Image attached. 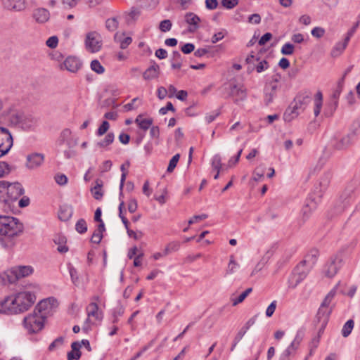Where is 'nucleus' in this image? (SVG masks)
Listing matches in <instances>:
<instances>
[{
    "label": "nucleus",
    "mask_w": 360,
    "mask_h": 360,
    "mask_svg": "<svg viewBox=\"0 0 360 360\" xmlns=\"http://www.w3.org/2000/svg\"><path fill=\"white\" fill-rule=\"evenodd\" d=\"M36 300L35 295L27 291L20 292L0 302V314H18L28 310Z\"/></svg>",
    "instance_id": "1"
},
{
    "label": "nucleus",
    "mask_w": 360,
    "mask_h": 360,
    "mask_svg": "<svg viewBox=\"0 0 360 360\" xmlns=\"http://www.w3.org/2000/svg\"><path fill=\"white\" fill-rule=\"evenodd\" d=\"M23 231V225L15 217L0 215V235L8 239L18 236Z\"/></svg>",
    "instance_id": "2"
},
{
    "label": "nucleus",
    "mask_w": 360,
    "mask_h": 360,
    "mask_svg": "<svg viewBox=\"0 0 360 360\" xmlns=\"http://www.w3.org/2000/svg\"><path fill=\"white\" fill-rule=\"evenodd\" d=\"M24 193L22 185L18 182L9 183L0 181V198L3 201L9 202L17 200Z\"/></svg>",
    "instance_id": "3"
},
{
    "label": "nucleus",
    "mask_w": 360,
    "mask_h": 360,
    "mask_svg": "<svg viewBox=\"0 0 360 360\" xmlns=\"http://www.w3.org/2000/svg\"><path fill=\"white\" fill-rule=\"evenodd\" d=\"M44 315L37 314L36 309L34 312L24 319V326L30 333H36L40 331L44 325Z\"/></svg>",
    "instance_id": "4"
},
{
    "label": "nucleus",
    "mask_w": 360,
    "mask_h": 360,
    "mask_svg": "<svg viewBox=\"0 0 360 360\" xmlns=\"http://www.w3.org/2000/svg\"><path fill=\"white\" fill-rule=\"evenodd\" d=\"M32 272L33 268L31 266H19L5 272L3 279L9 283H14L18 279L32 274Z\"/></svg>",
    "instance_id": "5"
},
{
    "label": "nucleus",
    "mask_w": 360,
    "mask_h": 360,
    "mask_svg": "<svg viewBox=\"0 0 360 360\" xmlns=\"http://www.w3.org/2000/svg\"><path fill=\"white\" fill-rule=\"evenodd\" d=\"M246 63L248 64V72L251 73L255 70L257 73H261L269 68V64L265 59H261L257 55L252 52L246 58Z\"/></svg>",
    "instance_id": "6"
},
{
    "label": "nucleus",
    "mask_w": 360,
    "mask_h": 360,
    "mask_svg": "<svg viewBox=\"0 0 360 360\" xmlns=\"http://www.w3.org/2000/svg\"><path fill=\"white\" fill-rule=\"evenodd\" d=\"M86 49L91 53L99 51L102 47V39L101 34L96 31H91L86 34Z\"/></svg>",
    "instance_id": "7"
},
{
    "label": "nucleus",
    "mask_w": 360,
    "mask_h": 360,
    "mask_svg": "<svg viewBox=\"0 0 360 360\" xmlns=\"http://www.w3.org/2000/svg\"><path fill=\"white\" fill-rule=\"evenodd\" d=\"M356 195L354 191L346 190L340 196L338 205L336 207L337 212L341 213L345 210H347L354 204L356 201Z\"/></svg>",
    "instance_id": "8"
},
{
    "label": "nucleus",
    "mask_w": 360,
    "mask_h": 360,
    "mask_svg": "<svg viewBox=\"0 0 360 360\" xmlns=\"http://www.w3.org/2000/svg\"><path fill=\"white\" fill-rule=\"evenodd\" d=\"M13 146V137L5 127H0V158L7 154Z\"/></svg>",
    "instance_id": "9"
},
{
    "label": "nucleus",
    "mask_w": 360,
    "mask_h": 360,
    "mask_svg": "<svg viewBox=\"0 0 360 360\" xmlns=\"http://www.w3.org/2000/svg\"><path fill=\"white\" fill-rule=\"evenodd\" d=\"M311 270L308 266L304 264L302 262L296 266L294 270L292 281H290L289 287L295 288L302 281H303Z\"/></svg>",
    "instance_id": "10"
},
{
    "label": "nucleus",
    "mask_w": 360,
    "mask_h": 360,
    "mask_svg": "<svg viewBox=\"0 0 360 360\" xmlns=\"http://www.w3.org/2000/svg\"><path fill=\"white\" fill-rule=\"evenodd\" d=\"M311 101V94L309 91L300 92L291 103L294 108L303 112Z\"/></svg>",
    "instance_id": "11"
},
{
    "label": "nucleus",
    "mask_w": 360,
    "mask_h": 360,
    "mask_svg": "<svg viewBox=\"0 0 360 360\" xmlns=\"http://www.w3.org/2000/svg\"><path fill=\"white\" fill-rule=\"evenodd\" d=\"M332 176L333 172L330 169H328L327 171L324 172L323 174L321 175L319 182V188H316L314 194L319 199H321L322 198L323 193L329 186Z\"/></svg>",
    "instance_id": "12"
},
{
    "label": "nucleus",
    "mask_w": 360,
    "mask_h": 360,
    "mask_svg": "<svg viewBox=\"0 0 360 360\" xmlns=\"http://www.w3.org/2000/svg\"><path fill=\"white\" fill-rule=\"evenodd\" d=\"M342 266V259L338 257H331L326 264L323 274L328 278H332L338 273Z\"/></svg>",
    "instance_id": "13"
},
{
    "label": "nucleus",
    "mask_w": 360,
    "mask_h": 360,
    "mask_svg": "<svg viewBox=\"0 0 360 360\" xmlns=\"http://www.w3.org/2000/svg\"><path fill=\"white\" fill-rule=\"evenodd\" d=\"M229 96L237 103L246 99L247 89L242 84H231Z\"/></svg>",
    "instance_id": "14"
},
{
    "label": "nucleus",
    "mask_w": 360,
    "mask_h": 360,
    "mask_svg": "<svg viewBox=\"0 0 360 360\" xmlns=\"http://www.w3.org/2000/svg\"><path fill=\"white\" fill-rule=\"evenodd\" d=\"M55 302L56 300L53 298L49 297L40 301L34 309H36L37 314L44 315V317L46 319V316L52 311Z\"/></svg>",
    "instance_id": "15"
},
{
    "label": "nucleus",
    "mask_w": 360,
    "mask_h": 360,
    "mask_svg": "<svg viewBox=\"0 0 360 360\" xmlns=\"http://www.w3.org/2000/svg\"><path fill=\"white\" fill-rule=\"evenodd\" d=\"M82 63L78 58L69 56L61 64L60 68L75 73L82 68Z\"/></svg>",
    "instance_id": "16"
},
{
    "label": "nucleus",
    "mask_w": 360,
    "mask_h": 360,
    "mask_svg": "<svg viewBox=\"0 0 360 360\" xmlns=\"http://www.w3.org/2000/svg\"><path fill=\"white\" fill-rule=\"evenodd\" d=\"M331 311L332 309L330 308L320 306L316 314V320L320 324V330H323L326 328Z\"/></svg>",
    "instance_id": "17"
},
{
    "label": "nucleus",
    "mask_w": 360,
    "mask_h": 360,
    "mask_svg": "<svg viewBox=\"0 0 360 360\" xmlns=\"http://www.w3.org/2000/svg\"><path fill=\"white\" fill-rule=\"evenodd\" d=\"M278 88V84L274 83H269L266 85L264 89V101L266 105L273 101L276 96Z\"/></svg>",
    "instance_id": "18"
},
{
    "label": "nucleus",
    "mask_w": 360,
    "mask_h": 360,
    "mask_svg": "<svg viewBox=\"0 0 360 360\" xmlns=\"http://www.w3.org/2000/svg\"><path fill=\"white\" fill-rule=\"evenodd\" d=\"M32 17L39 24L46 22L50 18L49 11L44 8H38L34 10Z\"/></svg>",
    "instance_id": "19"
},
{
    "label": "nucleus",
    "mask_w": 360,
    "mask_h": 360,
    "mask_svg": "<svg viewBox=\"0 0 360 360\" xmlns=\"http://www.w3.org/2000/svg\"><path fill=\"white\" fill-rule=\"evenodd\" d=\"M44 157L41 153H33L27 157V167L33 169L39 167L44 162Z\"/></svg>",
    "instance_id": "20"
},
{
    "label": "nucleus",
    "mask_w": 360,
    "mask_h": 360,
    "mask_svg": "<svg viewBox=\"0 0 360 360\" xmlns=\"http://www.w3.org/2000/svg\"><path fill=\"white\" fill-rule=\"evenodd\" d=\"M185 20L190 25L189 32H194L198 29L200 18L196 14L191 12L186 13Z\"/></svg>",
    "instance_id": "21"
},
{
    "label": "nucleus",
    "mask_w": 360,
    "mask_h": 360,
    "mask_svg": "<svg viewBox=\"0 0 360 360\" xmlns=\"http://www.w3.org/2000/svg\"><path fill=\"white\" fill-rule=\"evenodd\" d=\"M87 316L94 317L96 320L101 321L103 319V312L99 311L98 304L95 302L91 303L86 308Z\"/></svg>",
    "instance_id": "22"
},
{
    "label": "nucleus",
    "mask_w": 360,
    "mask_h": 360,
    "mask_svg": "<svg viewBox=\"0 0 360 360\" xmlns=\"http://www.w3.org/2000/svg\"><path fill=\"white\" fill-rule=\"evenodd\" d=\"M141 14V9L137 7H132L129 11L123 14V17L127 24L130 25L135 22Z\"/></svg>",
    "instance_id": "23"
},
{
    "label": "nucleus",
    "mask_w": 360,
    "mask_h": 360,
    "mask_svg": "<svg viewBox=\"0 0 360 360\" xmlns=\"http://www.w3.org/2000/svg\"><path fill=\"white\" fill-rule=\"evenodd\" d=\"M160 75V67L155 62L143 73V77L146 80L156 79Z\"/></svg>",
    "instance_id": "24"
},
{
    "label": "nucleus",
    "mask_w": 360,
    "mask_h": 360,
    "mask_svg": "<svg viewBox=\"0 0 360 360\" xmlns=\"http://www.w3.org/2000/svg\"><path fill=\"white\" fill-rule=\"evenodd\" d=\"M318 256L319 251L317 250H311L305 255L302 262L306 266H308L309 268L312 269L317 262Z\"/></svg>",
    "instance_id": "25"
},
{
    "label": "nucleus",
    "mask_w": 360,
    "mask_h": 360,
    "mask_svg": "<svg viewBox=\"0 0 360 360\" xmlns=\"http://www.w3.org/2000/svg\"><path fill=\"white\" fill-rule=\"evenodd\" d=\"M114 40L120 44V47L122 49H127L132 42V38L131 37H124V32L115 33Z\"/></svg>",
    "instance_id": "26"
},
{
    "label": "nucleus",
    "mask_w": 360,
    "mask_h": 360,
    "mask_svg": "<svg viewBox=\"0 0 360 360\" xmlns=\"http://www.w3.org/2000/svg\"><path fill=\"white\" fill-rule=\"evenodd\" d=\"M355 136L356 134L354 131L349 133L336 143L335 148L338 150H342L348 147L353 143Z\"/></svg>",
    "instance_id": "27"
},
{
    "label": "nucleus",
    "mask_w": 360,
    "mask_h": 360,
    "mask_svg": "<svg viewBox=\"0 0 360 360\" xmlns=\"http://www.w3.org/2000/svg\"><path fill=\"white\" fill-rule=\"evenodd\" d=\"M321 199H319L315 195L312 197V199L310 202H308L306 205L302 208V214L304 218H308L311 213L312 210L316 208V204L320 201Z\"/></svg>",
    "instance_id": "28"
},
{
    "label": "nucleus",
    "mask_w": 360,
    "mask_h": 360,
    "mask_svg": "<svg viewBox=\"0 0 360 360\" xmlns=\"http://www.w3.org/2000/svg\"><path fill=\"white\" fill-rule=\"evenodd\" d=\"M72 351L68 353V360H78L81 357V344L79 342H73L71 345Z\"/></svg>",
    "instance_id": "29"
},
{
    "label": "nucleus",
    "mask_w": 360,
    "mask_h": 360,
    "mask_svg": "<svg viewBox=\"0 0 360 360\" xmlns=\"http://www.w3.org/2000/svg\"><path fill=\"white\" fill-rule=\"evenodd\" d=\"M19 122L23 127L30 129L37 124V120L32 115H25L20 116Z\"/></svg>",
    "instance_id": "30"
},
{
    "label": "nucleus",
    "mask_w": 360,
    "mask_h": 360,
    "mask_svg": "<svg viewBox=\"0 0 360 360\" xmlns=\"http://www.w3.org/2000/svg\"><path fill=\"white\" fill-rule=\"evenodd\" d=\"M300 114V112L295 109V108H294V105L290 103L283 114V119L285 122H290L293 119L296 118Z\"/></svg>",
    "instance_id": "31"
},
{
    "label": "nucleus",
    "mask_w": 360,
    "mask_h": 360,
    "mask_svg": "<svg viewBox=\"0 0 360 360\" xmlns=\"http://www.w3.org/2000/svg\"><path fill=\"white\" fill-rule=\"evenodd\" d=\"M153 119L143 118L141 115L137 116L135 120V123L137 124L139 127L144 131L148 130L153 124Z\"/></svg>",
    "instance_id": "32"
},
{
    "label": "nucleus",
    "mask_w": 360,
    "mask_h": 360,
    "mask_svg": "<svg viewBox=\"0 0 360 360\" xmlns=\"http://www.w3.org/2000/svg\"><path fill=\"white\" fill-rule=\"evenodd\" d=\"M349 41L344 39L342 42H338L335 44L331 51L330 55L333 58L338 57L342 54L345 48L347 47Z\"/></svg>",
    "instance_id": "33"
},
{
    "label": "nucleus",
    "mask_w": 360,
    "mask_h": 360,
    "mask_svg": "<svg viewBox=\"0 0 360 360\" xmlns=\"http://www.w3.org/2000/svg\"><path fill=\"white\" fill-rule=\"evenodd\" d=\"M323 105V94L321 91H318L315 95L314 98V113L316 117H317L321 110Z\"/></svg>",
    "instance_id": "34"
},
{
    "label": "nucleus",
    "mask_w": 360,
    "mask_h": 360,
    "mask_svg": "<svg viewBox=\"0 0 360 360\" xmlns=\"http://www.w3.org/2000/svg\"><path fill=\"white\" fill-rule=\"evenodd\" d=\"M8 1V6L12 10L16 11H20L25 9V0H7Z\"/></svg>",
    "instance_id": "35"
},
{
    "label": "nucleus",
    "mask_w": 360,
    "mask_h": 360,
    "mask_svg": "<svg viewBox=\"0 0 360 360\" xmlns=\"http://www.w3.org/2000/svg\"><path fill=\"white\" fill-rule=\"evenodd\" d=\"M114 139V134L108 133L103 140L96 143V146L101 148H105L113 142Z\"/></svg>",
    "instance_id": "36"
},
{
    "label": "nucleus",
    "mask_w": 360,
    "mask_h": 360,
    "mask_svg": "<svg viewBox=\"0 0 360 360\" xmlns=\"http://www.w3.org/2000/svg\"><path fill=\"white\" fill-rule=\"evenodd\" d=\"M339 283H338L326 296L323 301L322 302L321 307L329 308V306L336 294V290Z\"/></svg>",
    "instance_id": "37"
},
{
    "label": "nucleus",
    "mask_w": 360,
    "mask_h": 360,
    "mask_svg": "<svg viewBox=\"0 0 360 360\" xmlns=\"http://www.w3.org/2000/svg\"><path fill=\"white\" fill-rule=\"evenodd\" d=\"M119 27V20L117 17L108 18L105 20V27L110 32H115Z\"/></svg>",
    "instance_id": "38"
},
{
    "label": "nucleus",
    "mask_w": 360,
    "mask_h": 360,
    "mask_svg": "<svg viewBox=\"0 0 360 360\" xmlns=\"http://www.w3.org/2000/svg\"><path fill=\"white\" fill-rule=\"evenodd\" d=\"M354 322L352 319H349L345 323V325L343 326L342 328V335L345 338H347L348 337L353 328H354Z\"/></svg>",
    "instance_id": "39"
},
{
    "label": "nucleus",
    "mask_w": 360,
    "mask_h": 360,
    "mask_svg": "<svg viewBox=\"0 0 360 360\" xmlns=\"http://www.w3.org/2000/svg\"><path fill=\"white\" fill-rule=\"evenodd\" d=\"M129 166H130L129 161H127L125 163L122 164L120 166V170L122 172L121 179H120V190H122V188L124 186V184L126 180V177L127 176V172H128L127 169L129 167Z\"/></svg>",
    "instance_id": "40"
},
{
    "label": "nucleus",
    "mask_w": 360,
    "mask_h": 360,
    "mask_svg": "<svg viewBox=\"0 0 360 360\" xmlns=\"http://www.w3.org/2000/svg\"><path fill=\"white\" fill-rule=\"evenodd\" d=\"M124 307L122 305H119L114 308L112 310V323H117L119 321V318L122 316L124 314Z\"/></svg>",
    "instance_id": "41"
},
{
    "label": "nucleus",
    "mask_w": 360,
    "mask_h": 360,
    "mask_svg": "<svg viewBox=\"0 0 360 360\" xmlns=\"http://www.w3.org/2000/svg\"><path fill=\"white\" fill-rule=\"evenodd\" d=\"M344 86V77H342L338 82L337 87L332 94V97L335 100V103L337 105L338 99L339 98Z\"/></svg>",
    "instance_id": "42"
},
{
    "label": "nucleus",
    "mask_w": 360,
    "mask_h": 360,
    "mask_svg": "<svg viewBox=\"0 0 360 360\" xmlns=\"http://www.w3.org/2000/svg\"><path fill=\"white\" fill-rule=\"evenodd\" d=\"M252 291V288H247L243 292H242L238 296V298H236V299L231 298L232 305L236 306L239 303L242 302Z\"/></svg>",
    "instance_id": "43"
},
{
    "label": "nucleus",
    "mask_w": 360,
    "mask_h": 360,
    "mask_svg": "<svg viewBox=\"0 0 360 360\" xmlns=\"http://www.w3.org/2000/svg\"><path fill=\"white\" fill-rule=\"evenodd\" d=\"M72 215V212L68 208L60 207L58 212V217L61 221H68Z\"/></svg>",
    "instance_id": "44"
},
{
    "label": "nucleus",
    "mask_w": 360,
    "mask_h": 360,
    "mask_svg": "<svg viewBox=\"0 0 360 360\" xmlns=\"http://www.w3.org/2000/svg\"><path fill=\"white\" fill-rule=\"evenodd\" d=\"M91 69L97 74H103L105 68L98 60H93L91 62Z\"/></svg>",
    "instance_id": "45"
},
{
    "label": "nucleus",
    "mask_w": 360,
    "mask_h": 360,
    "mask_svg": "<svg viewBox=\"0 0 360 360\" xmlns=\"http://www.w3.org/2000/svg\"><path fill=\"white\" fill-rule=\"evenodd\" d=\"M75 229L79 233H84L87 231V224L86 221L84 219H79L76 224Z\"/></svg>",
    "instance_id": "46"
},
{
    "label": "nucleus",
    "mask_w": 360,
    "mask_h": 360,
    "mask_svg": "<svg viewBox=\"0 0 360 360\" xmlns=\"http://www.w3.org/2000/svg\"><path fill=\"white\" fill-rule=\"evenodd\" d=\"M212 167L214 170L220 172L221 169V158L219 155H215L212 160Z\"/></svg>",
    "instance_id": "47"
},
{
    "label": "nucleus",
    "mask_w": 360,
    "mask_h": 360,
    "mask_svg": "<svg viewBox=\"0 0 360 360\" xmlns=\"http://www.w3.org/2000/svg\"><path fill=\"white\" fill-rule=\"evenodd\" d=\"M179 154H176L172 158V159L169 160V165L167 169V171L168 172H172L174 171V168L176 167L179 162Z\"/></svg>",
    "instance_id": "48"
},
{
    "label": "nucleus",
    "mask_w": 360,
    "mask_h": 360,
    "mask_svg": "<svg viewBox=\"0 0 360 360\" xmlns=\"http://www.w3.org/2000/svg\"><path fill=\"white\" fill-rule=\"evenodd\" d=\"M295 46L290 43H285L281 48V53L283 55H292L294 53Z\"/></svg>",
    "instance_id": "49"
},
{
    "label": "nucleus",
    "mask_w": 360,
    "mask_h": 360,
    "mask_svg": "<svg viewBox=\"0 0 360 360\" xmlns=\"http://www.w3.org/2000/svg\"><path fill=\"white\" fill-rule=\"evenodd\" d=\"M238 264L235 261L233 256H231L230 262L228 265L226 273L232 274L235 272L236 269L238 267Z\"/></svg>",
    "instance_id": "50"
},
{
    "label": "nucleus",
    "mask_w": 360,
    "mask_h": 360,
    "mask_svg": "<svg viewBox=\"0 0 360 360\" xmlns=\"http://www.w3.org/2000/svg\"><path fill=\"white\" fill-rule=\"evenodd\" d=\"M180 248V243L179 242H172L169 243L167 247L165 248V250L166 252V254L168 255L171 252H175L177 251Z\"/></svg>",
    "instance_id": "51"
},
{
    "label": "nucleus",
    "mask_w": 360,
    "mask_h": 360,
    "mask_svg": "<svg viewBox=\"0 0 360 360\" xmlns=\"http://www.w3.org/2000/svg\"><path fill=\"white\" fill-rule=\"evenodd\" d=\"M172 26V24L169 20H164L160 22L159 28L162 32H166L171 30Z\"/></svg>",
    "instance_id": "52"
},
{
    "label": "nucleus",
    "mask_w": 360,
    "mask_h": 360,
    "mask_svg": "<svg viewBox=\"0 0 360 360\" xmlns=\"http://www.w3.org/2000/svg\"><path fill=\"white\" fill-rule=\"evenodd\" d=\"M110 127L109 122L108 121H103L101 126L98 127L96 131V134L98 136H101L106 133Z\"/></svg>",
    "instance_id": "53"
},
{
    "label": "nucleus",
    "mask_w": 360,
    "mask_h": 360,
    "mask_svg": "<svg viewBox=\"0 0 360 360\" xmlns=\"http://www.w3.org/2000/svg\"><path fill=\"white\" fill-rule=\"evenodd\" d=\"M221 3L223 7L231 9L238 4V0H221Z\"/></svg>",
    "instance_id": "54"
},
{
    "label": "nucleus",
    "mask_w": 360,
    "mask_h": 360,
    "mask_svg": "<svg viewBox=\"0 0 360 360\" xmlns=\"http://www.w3.org/2000/svg\"><path fill=\"white\" fill-rule=\"evenodd\" d=\"M64 339L63 337H58L54 341H53L50 345L49 346V350L53 351L57 347L60 346L63 344Z\"/></svg>",
    "instance_id": "55"
},
{
    "label": "nucleus",
    "mask_w": 360,
    "mask_h": 360,
    "mask_svg": "<svg viewBox=\"0 0 360 360\" xmlns=\"http://www.w3.org/2000/svg\"><path fill=\"white\" fill-rule=\"evenodd\" d=\"M92 194L96 200H100L103 197V193L101 191V186L97 185L92 190Z\"/></svg>",
    "instance_id": "56"
},
{
    "label": "nucleus",
    "mask_w": 360,
    "mask_h": 360,
    "mask_svg": "<svg viewBox=\"0 0 360 360\" xmlns=\"http://www.w3.org/2000/svg\"><path fill=\"white\" fill-rule=\"evenodd\" d=\"M276 306H277V302L276 300H274L269 305V307H267V309L266 310V316L267 317H271L274 314V313L276 310Z\"/></svg>",
    "instance_id": "57"
},
{
    "label": "nucleus",
    "mask_w": 360,
    "mask_h": 360,
    "mask_svg": "<svg viewBox=\"0 0 360 360\" xmlns=\"http://www.w3.org/2000/svg\"><path fill=\"white\" fill-rule=\"evenodd\" d=\"M58 43V37L56 36H52L47 39L46 44L49 48L53 49L57 46Z\"/></svg>",
    "instance_id": "58"
},
{
    "label": "nucleus",
    "mask_w": 360,
    "mask_h": 360,
    "mask_svg": "<svg viewBox=\"0 0 360 360\" xmlns=\"http://www.w3.org/2000/svg\"><path fill=\"white\" fill-rule=\"evenodd\" d=\"M55 181L60 186H64L68 182V178L65 174H58L55 176Z\"/></svg>",
    "instance_id": "59"
},
{
    "label": "nucleus",
    "mask_w": 360,
    "mask_h": 360,
    "mask_svg": "<svg viewBox=\"0 0 360 360\" xmlns=\"http://www.w3.org/2000/svg\"><path fill=\"white\" fill-rule=\"evenodd\" d=\"M10 172L9 165L5 162H0V178Z\"/></svg>",
    "instance_id": "60"
},
{
    "label": "nucleus",
    "mask_w": 360,
    "mask_h": 360,
    "mask_svg": "<svg viewBox=\"0 0 360 360\" xmlns=\"http://www.w3.org/2000/svg\"><path fill=\"white\" fill-rule=\"evenodd\" d=\"M139 101V98H134L131 100V103H129L124 105V108L126 111H130L138 108V105H136V101Z\"/></svg>",
    "instance_id": "61"
},
{
    "label": "nucleus",
    "mask_w": 360,
    "mask_h": 360,
    "mask_svg": "<svg viewBox=\"0 0 360 360\" xmlns=\"http://www.w3.org/2000/svg\"><path fill=\"white\" fill-rule=\"evenodd\" d=\"M311 33L313 37L316 38H321L323 36L325 30L324 29L320 27H316L311 30Z\"/></svg>",
    "instance_id": "62"
},
{
    "label": "nucleus",
    "mask_w": 360,
    "mask_h": 360,
    "mask_svg": "<svg viewBox=\"0 0 360 360\" xmlns=\"http://www.w3.org/2000/svg\"><path fill=\"white\" fill-rule=\"evenodd\" d=\"M138 207L137 201L136 199H130L128 202V210L130 213H134L136 211Z\"/></svg>",
    "instance_id": "63"
},
{
    "label": "nucleus",
    "mask_w": 360,
    "mask_h": 360,
    "mask_svg": "<svg viewBox=\"0 0 360 360\" xmlns=\"http://www.w3.org/2000/svg\"><path fill=\"white\" fill-rule=\"evenodd\" d=\"M195 49V46L193 44L191 43H187L184 44L181 48V51L185 54L191 53L192 51H193Z\"/></svg>",
    "instance_id": "64"
}]
</instances>
